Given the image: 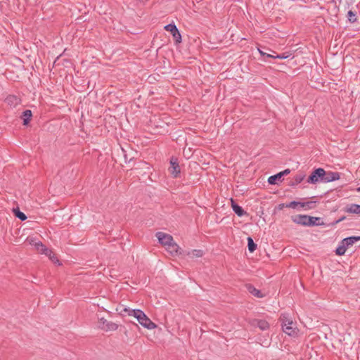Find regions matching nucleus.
Masks as SVG:
<instances>
[{"instance_id":"8","label":"nucleus","mask_w":360,"mask_h":360,"mask_svg":"<svg viewBox=\"0 0 360 360\" xmlns=\"http://www.w3.org/2000/svg\"><path fill=\"white\" fill-rule=\"evenodd\" d=\"M5 103L11 108H15L21 103V99L15 95H8L5 98Z\"/></svg>"},{"instance_id":"32","label":"nucleus","mask_w":360,"mask_h":360,"mask_svg":"<svg viewBox=\"0 0 360 360\" xmlns=\"http://www.w3.org/2000/svg\"><path fill=\"white\" fill-rule=\"evenodd\" d=\"M346 217H342L341 218L338 219V220L333 221V223H331V225H336L338 224V223H340V221H343Z\"/></svg>"},{"instance_id":"25","label":"nucleus","mask_w":360,"mask_h":360,"mask_svg":"<svg viewBox=\"0 0 360 360\" xmlns=\"http://www.w3.org/2000/svg\"><path fill=\"white\" fill-rule=\"evenodd\" d=\"M314 204L315 202L313 201L302 202L301 208L304 210L313 209L314 207Z\"/></svg>"},{"instance_id":"1","label":"nucleus","mask_w":360,"mask_h":360,"mask_svg":"<svg viewBox=\"0 0 360 360\" xmlns=\"http://www.w3.org/2000/svg\"><path fill=\"white\" fill-rule=\"evenodd\" d=\"M131 312L134 314V317L143 327L150 330L157 327V325L142 310L139 309V311H132Z\"/></svg>"},{"instance_id":"13","label":"nucleus","mask_w":360,"mask_h":360,"mask_svg":"<svg viewBox=\"0 0 360 360\" xmlns=\"http://www.w3.org/2000/svg\"><path fill=\"white\" fill-rule=\"evenodd\" d=\"M308 226H324L326 224L323 222L321 217H311L309 218Z\"/></svg>"},{"instance_id":"22","label":"nucleus","mask_w":360,"mask_h":360,"mask_svg":"<svg viewBox=\"0 0 360 360\" xmlns=\"http://www.w3.org/2000/svg\"><path fill=\"white\" fill-rule=\"evenodd\" d=\"M248 248L250 252H253L257 248V244L251 237H248Z\"/></svg>"},{"instance_id":"29","label":"nucleus","mask_w":360,"mask_h":360,"mask_svg":"<svg viewBox=\"0 0 360 360\" xmlns=\"http://www.w3.org/2000/svg\"><path fill=\"white\" fill-rule=\"evenodd\" d=\"M44 255L48 256L49 257V259L54 263H58V265H60L59 260L57 259L55 254L53 253V252L51 250V254L47 252V254H44Z\"/></svg>"},{"instance_id":"16","label":"nucleus","mask_w":360,"mask_h":360,"mask_svg":"<svg viewBox=\"0 0 360 360\" xmlns=\"http://www.w3.org/2000/svg\"><path fill=\"white\" fill-rule=\"evenodd\" d=\"M165 248L166 250L172 255H176L179 253V247L174 241H172Z\"/></svg>"},{"instance_id":"5","label":"nucleus","mask_w":360,"mask_h":360,"mask_svg":"<svg viewBox=\"0 0 360 360\" xmlns=\"http://www.w3.org/2000/svg\"><path fill=\"white\" fill-rule=\"evenodd\" d=\"M99 327L105 331H114L118 328V325L102 317L99 319Z\"/></svg>"},{"instance_id":"15","label":"nucleus","mask_w":360,"mask_h":360,"mask_svg":"<svg viewBox=\"0 0 360 360\" xmlns=\"http://www.w3.org/2000/svg\"><path fill=\"white\" fill-rule=\"evenodd\" d=\"M360 240V236H349L345 238H343L340 241V244H344L345 246L348 248L349 246L354 244L356 242Z\"/></svg>"},{"instance_id":"4","label":"nucleus","mask_w":360,"mask_h":360,"mask_svg":"<svg viewBox=\"0 0 360 360\" xmlns=\"http://www.w3.org/2000/svg\"><path fill=\"white\" fill-rule=\"evenodd\" d=\"M165 30L171 32L175 44H179L181 42V35L175 24L169 23L165 25Z\"/></svg>"},{"instance_id":"31","label":"nucleus","mask_w":360,"mask_h":360,"mask_svg":"<svg viewBox=\"0 0 360 360\" xmlns=\"http://www.w3.org/2000/svg\"><path fill=\"white\" fill-rule=\"evenodd\" d=\"M132 311H139V309H131L127 308V307H125L123 309V311L127 312L129 316H131L134 317V314H133L131 312Z\"/></svg>"},{"instance_id":"33","label":"nucleus","mask_w":360,"mask_h":360,"mask_svg":"<svg viewBox=\"0 0 360 360\" xmlns=\"http://www.w3.org/2000/svg\"><path fill=\"white\" fill-rule=\"evenodd\" d=\"M290 170L289 169H286L279 173L281 174V176L283 177L284 175L290 174Z\"/></svg>"},{"instance_id":"9","label":"nucleus","mask_w":360,"mask_h":360,"mask_svg":"<svg viewBox=\"0 0 360 360\" xmlns=\"http://www.w3.org/2000/svg\"><path fill=\"white\" fill-rule=\"evenodd\" d=\"M309 215L306 214H297L292 217V220L294 223L300 224L304 226H308L309 224Z\"/></svg>"},{"instance_id":"19","label":"nucleus","mask_w":360,"mask_h":360,"mask_svg":"<svg viewBox=\"0 0 360 360\" xmlns=\"http://www.w3.org/2000/svg\"><path fill=\"white\" fill-rule=\"evenodd\" d=\"M305 174L303 172L299 173L297 175H295L293 178V180L290 184L291 186H295L300 184L304 179H305Z\"/></svg>"},{"instance_id":"3","label":"nucleus","mask_w":360,"mask_h":360,"mask_svg":"<svg viewBox=\"0 0 360 360\" xmlns=\"http://www.w3.org/2000/svg\"><path fill=\"white\" fill-rule=\"evenodd\" d=\"M326 175V171L323 168L314 169L308 177L307 181L308 184H315L318 182L323 183V177Z\"/></svg>"},{"instance_id":"7","label":"nucleus","mask_w":360,"mask_h":360,"mask_svg":"<svg viewBox=\"0 0 360 360\" xmlns=\"http://www.w3.org/2000/svg\"><path fill=\"white\" fill-rule=\"evenodd\" d=\"M155 236L158 242L165 247L174 241L173 237L171 235L163 232H158Z\"/></svg>"},{"instance_id":"18","label":"nucleus","mask_w":360,"mask_h":360,"mask_svg":"<svg viewBox=\"0 0 360 360\" xmlns=\"http://www.w3.org/2000/svg\"><path fill=\"white\" fill-rule=\"evenodd\" d=\"M268 183L271 185L278 184L279 182L282 181L281 174L278 172L276 174L270 176L268 178Z\"/></svg>"},{"instance_id":"27","label":"nucleus","mask_w":360,"mask_h":360,"mask_svg":"<svg viewBox=\"0 0 360 360\" xmlns=\"http://www.w3.org/2000/svg\"><path fill=\"white\" fill-rule=\"evenodd\" d=\"M347 18L349 22L354 23L356 21V13L350 10L347 12Z\"/></svg>"},{"instance_id":"20","label":"nucleus","mask_w":360,"mask_h":360,"mask_svg":"<svg viewBox=\"0 0 360 360\" xmlns=\"http://www.w3.org/2000/svg\"><path fill=\"white\" fill-rule=\"evenodd\" d=\"M346 212L350 214H360V205L351 204L346 208Z\"/></svg>"},{"instance_id":"30","label":"nucleus","mask_w":360,"mask_h":360,"mask_svg":"<svg viewBox=\"0 0 360 360\" xmlns=\"http://www.w3.org/2000/svg\"><path fill=\"white\" fill-rule=\"evenodd\" d=\"M288 55L286 53H282L276 56H272V55H267V57L269 58H278V59H285L288 58Z\"/></svg>"},{"instance_id":"12","label":"nucleus","mask_w":360,"mask_h":360,"mask_svg":"<svg viewBox=\"0 0 360 360\" xmlns=\"http://www.w3.org/2000/svg\"><path fill=\"white\" fill-rule=\"evenodd\" d=\"M340 174L338 172H326V175L323 177V183H328L340 179Z\"/></svg>"},{"instance_id":"35","label":"nucleus","mask_w":360,"mask_h":360,"mask_svg":"<svg viewBox=\"0 0 360 360\" xmlns=\"http://www.w3.org/2000/svg\"><path fill=\"white\" fill-rule=\"evenodd\" d=\"M357 191L360 192V186L357 188Z\"/></svg>"},{"instance_id":"21","label":"nucleus","mask_w":360,"mask_h":360,"mask_svg":"<svg viewBox=\"0 0 360 360\" xmlns=\"http://www.w3.org/2000/svg\"><path fill=\"white\" fill-rule=\"evenodd\" d=\"M32 116V112L30 110H25L22 115V119L23 120V125H27Z\"/></svg>"},{"instance_id":"10","label":"nucleus","mask_w":360,"mask_h":360,"mask_svg":"<svg viewBox=\"0 0 360 360\" xmlns=\"http://www.w3.org/2000/svg\"><path fill=\"white\" fill-rule=\"evenodd\" d=\"M230 200H231V202L232 210L234 212V213L236 214H237V216L243 217L244 215H247L248 214V213L243 210V208L242 207H240V205H238V204H236L234 202L233 198H231Z\"/></svg>"},{"instance_id":"6","label":"nucleus","mask_w":360,"mask_h":360,"mask_svg":"<svg viewBox=\"0 0 360 360\" xmlns=\"http://www.w3.org/2000/svg\"><path fill=\"white\" fill-rule=\"evenodd\" d=\"M169 171L173 177L176 178L180 174L181 169L179 165L178 159L175 157H172L170 159V167Z\"/></svg>"},{"instance_id":"24","label":"nucleus","mask_w":360,"mask_h":360,"mask_svg":"<svg viewBox=\"0 0 360 360\" xmlns=\"http://www.w3.org/2000/svg\"><path fill=\"white\" fill-rule=\"evenodd\" d=\"M301 204H302V202L293 200V201H291L289 203L286 204L285 207L292 208V209H300Z\"/></svg>"},{"instance_id":"11","label":"nucleus","mask_w":360,"mask_h":360,"mask_svg":"<svg viewBox=\"0 0 360 360\" xmlns=\"http://www.w3.org/2000/svg\"><path fill=\"white\" fill-rule=\"evenodd\" d=\"M251 324L253 326L258 327L262 330H266L269 328V323L263 319H254L252 320Z\"/></svg>"},{"instance_id":"28","label":"nucleus","mask_w":360,"mask_h":360,"mask_svg":"<svg viewBox=\"0 0 360 360\" xmlns=\"http://www.w3.org/2000/svg\"><path fill=\"white\" fill-rule=\"evenodd\" d=\"M188 255L192 257H200L203 255V252L201 250H193L188 253Z\"/></svg>"},{"instance_id":"34","label":"nucleus","mask_w":360,"mask_h":360,"mask_svg":"<svg viewBox=\"0 0 360 360\" xmlns=\"http://www.w3.org/2000/svg\"><path fill=\"white\" fill-rule=\"evenodd\" d=\"M258 51L259 52V53L262 55V56H266L269 55L268 53H266L264 52H263L262 51H261L259 49H258Z\"/></svg>"},{"instance_id":"17","label":"nucleus","mask_w":360,"mask_h":360,"mask_svg":"<svg viewBox=\"0 0 360 360\" xmlns=\"http://www.w3.org/2000/svg\"><path fill=\"white\" fill-rule=\"evenodd\" d=\"M247 289L251 295L256 297L262 298L264 297L262 292L251 284L247 285Z\"/></svg>"},{"instance_id":"2","label":"nucleus","mask_w":360,"mask_h":360,"mask_svg":"<svg viewBox=\"0 0 360 360\" xmlns=\"http://www.w3.org/2000/svg\"><path fill=\"white\" fill-rule=\"evenodd\" d=\"M283 331L291 337H296L298 335L299 330L296 327V323L290 319L283 320Z\"/></svg>"},{"instance_id":"26","label":"nucleus","mask_w":360,"mask_h":360,"mask_svg":"<svg viewBox=\"0 0 360 360\" xmlns=\"http://www.w3.org/2000/svg\"><path fill=\"white\" fill-rule=\"evenodd\" d=\"M13 212L15 214V216L21 221H25V219H27V216L25 215V214L20 211L18 208L13 209Z\"/></svg>"},{"instance_id":"23","label":"nucleus","mask_w":360,"mask_h":360,"mask_svg":"<svg viewBox=\"0 0 360 360\" xmlns=\"http://www.w3.org/2000/svg\"><path fill=\"white\" fill-rule=\"evenodd\" d=\"M347 249V248L345 246V245L340 244V242L338 244V246L337 247V248L335 250V253H336V255H340V256L344 255L345 253L346 252Z\"/></svg>"},{"instance_id":"14","label":"nucleus","mask_w":360,"mask_h":360,"mask_svg":"<svg viewBox=\"0 0 360 360\" xmlns=\"http://www.w3.org/2000/svg\"><path fill=\"white\" fill-rule=\"evenodd\" d=\"M32 245H33L36 250L41 253V254H47L49 253L51 254V250L47 248L40 241H38V242H34V240H32V243H31Z\"/></svg>"}]
</instances>
